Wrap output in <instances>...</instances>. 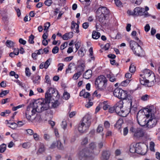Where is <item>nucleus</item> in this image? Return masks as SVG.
Segmentation results:
<instances>
[{
	"label": "nucleus",
	"mask_w": 160,
	"mask_h": 160,
	"mask_svg": "<svg viewBox=\"0 0 160 160\" xmlns=\"http://www.w3.org/2000/svg\"><path fill=\"white\" fill-rule=\"evenodd\" d=\"M58 92L52 88H50L45 93L44 99H38L35 100L32 105H30L27 108L25 114L26 118L29 122H32L34 120L40 122L42 118L40 113L34 116L37 112H41L46 110L49 108L50 101L52 98L57 97Z\"/></svg>",
	"instance_id": "1"
},
{
	"label": "nucleus",
	"mask_w": 160,
	"mask_h": 160,
	"mask_svg": "<svg viewBox=\"0 0 160 160\" xmlns=\"http://www.w3.org/2000/svg\"><path fill=\"white\" fill-rule=\"evenodd\" d=\"M139 79L141 84L148 87L153 86L156 82L154 74L148 69L142 71L140 74Z\"/></svg>",
	"instance_id": "2"
},
{
	"label": "nucleus",
	"mask_w": 160,
	"mask_h": 160,
	"mask_svg": "<svg viewBox=\"0 0 160 160\" xmlns=\"http://www.w3.org/2000/svg\"><path fill=\"white\" fill-rule=\"evenodd\" d=\"M96 145L93 142L89 145V148L83 149L78 154L79 158L80 160H90V157L94 153L96 149Z\"/></svg>",
	"instance_id": "3"
},
{
	"label": "nucleus",
	"mask_w": 160,
	"mask_h": 160,
	"mask_svg": "<svg viewBox=\"0 0 160 160\" xmlns=\"http://www.w3.org/2000/svg\"><path fill=\"white\" fill-rule=\"evenodd\" d=\"M151 109L147 108L144 111H139L138 112L137 118L138 124L142 126H145L146 117L149 118L150 116Z\"/></svg>",
	"instance_id": "4"
},
{
	"label": "nucleus",
	"mask_w": 160,
	"mask_h": 160,
	"mask_svg": "<svg viewBox=\"0 0 160 160\" xmlns=\"http://www.w3.org/2000/svg\"><path fill=\"white\" fill-rule=\"evenodd\" d=\"M129 131L130 132L132 133L134 136L137 138H142L146 140L149 139V135L141 128H135L133 127H131Z\"/></svg>",
	"instance_id": "5"
},
{
	"label": "nucleus",
	"mask_w": 160,
	"mask_h": 160,
	"mask_svg": "<svg viewBox=\"0 0 160 160\" xmlns=\"http://www.w3.org/2000/svg\"><path fill=\"white\" fill-rule=\"evenodd\" d=\"M90 119V117L88 115H86L83 117L78 128L80 132L84 133L88 129L91 124Z\"/></svg>",
	"instance_id": "6"
},
{
	"label": "nucleus",
	"mask_w": 160,
	"mask_h": 160,
	"mask_svg": "<svg viewBox=\"0 0 160 160\" xmlns=\"http://www.w3.org/2000/svg\"><path fill=\"white\" fill-rule=\"evenodd\" d=\"M107 80L103 75H100L96 78L95 81V86L100 91L105 89L107 85Z\"/></svg>",
	"instance_id": "7"
},
{
	"label": "nucleus",
	"mask_w": 160,
	"mask_h": 160,
	"mask_svg": "<svg viewBox=\"0 0 160 160\" xmlns=\"http://www.w3.org/2000/svg\"><path fill=\"white\" fill-rule=\"evenodd\" d=\"M141 143H133L130 146L129 151L132 153H137L140 154H142V148Z\"/></svg>",
	"instance_id": "8"
},
{
	"label": "nucleus",
	"mask_w": 160,
	"mask_h": 160,
	"mask_svg": "<svg viewBox=\"0 0 160 160\" xmlns=\"http://www.w3.org/2000/svg\"><path fill=\"white\" fill-rule=\"evenodd\" d=\"M120 94V97L119 98L123 100H126L128 102L130 103L131 106V110L132 109V97L131 95L128 94V92L126 91H124L123 90H122Z\"/></svg>",
	"instance_id": "9"
},
{
	"label": "nucleus",
	"mask_w": 160,
	"mask_h": 160,
	"mask_svg": "<svg viewBox=\"0 0 160 160\" xmlns=\"http://www.w3.org/2000/svg\"><path fill=\"white\" fill-rule=\"evenodd\" d=\"M150 118L148 121L146 122V127L148 128H152L155 126L157 122V119L155 118L154 114L151 113V111L150 112Z\"/></svg>",
	"instance_id": "10"
},
{
	"label": "nucleus",
	"mask_w": 160,
	"mask_h": 160,
	"mask_svg": "<svg viewBox=\"0 0 160 160\" xmlns=\"http://www.w3.org/2000/svg\"><path fill=\"white\" fill-rule=\"evenodd\" d=\"M134 14L135 15L142 16H144L145 18L150 16L147 12L145 11L144 8L138 7L135 8L134 9Z\"/></svg>",
	"instance_id": "11"
},
{
	"label": "nucleus",
	"mask_w": 160,
	"mask_h": 160,
	"mask_svg": "<svg viewBox=\"0 0 160 160\" xmlns=\"http://www.w3.org/2000/svg\"><path fill=\"white\" fill-rule=\"evenodd\" d=\"M97 13H100L101 12V14L105 15L108 17V16L109 13V11L108 9L105 7H100L98 9L97 11Z\"/></svg>",
	"instance_id": "12"
},
{
	"label": "nucleus",
	"mask_w": 160,
	"mask_h": 160,
	"mask_svg": "<svg viewBox=\"0 0 160 160\" xmlns=\"http://www.w3.org/2000/svg\"><path fill=\"white\" fill-rule=\"evenodd\" d=\"M81 67V70L75 73L73 75L72 78L74 80L78 79L82 74V72L83 71L85 67L83 64H82L81 65L79 66V67Z\"/></svg>",
	"instance_id": "13"
},
{
	"label": "nucleus",
	"mask_w": 160,
	"mask_h": 160,
	"mask_svg": "<svg viewBox=\"0 0 160 160\" xmlns=\"http://www.w3.org/2000/svg\"><path fill=\"white\" fill-rule=\"evenodd\" d=\"M123 107V104L122 101H120L116 103L114 107L115 108V112L117 114L121 111Z\"/></svg>",
	"instance_id": "14"
},
{
	"label": "nucleus",
	"mask_w": 160,
	"mask_h": 160,
	"mask_svg": "<svg viewBox=\"0 0 160 160\" xmlns=\"http://www.w3.org/2000/svg\"><path fill=\"white\" fill-rule=\"evenodd\" d=\"M110 155L109 152L108 151H104L102 153L101 159L102 160H108Z\"/></svg>",
	"instance_id": "15"
},
{
	"label": "nucleus",
	"mask_w": 160,
	"mask_h": 160,
	"mask_svg": "<svg viewBox=\"0 0 160 160\" xmlns=\"http://www.w3.org/2000/svg\"><path fill=\"white\" fill-rule=\"evenodd\" d=\"M130 46L132 50H134L136 47H140L141 49V47L135 41L133 40H131L130 42Z\"/></svg>",
	"instance_id": "16"
},
{
	"label": "nucleus",
	"mask_w": 160,
	"mask_h": 160,
	"mask_svg": "<svg viewBox=\"0 0 160 160\" xmlns=\"http://www.w3.org/2000/svg\"><path fill=\"white\" fill-rule=\"evenodd\" d=\"M92 71L90 69L87 70L83 74V77L86 79H89L92 76Z\"/></svg>",
	"instance_id": "17"
},
{
	"label": "nucleus",
	"mask_w": 160,
	"mask_h": 160,
	"mask_svg": "<svg viewBox=\"0 0 160 160\" xmlns=\"http://www.w3.org/2000/svg\"><path fill=\"white\" fill-rule=\"evenodd\" d=\"M133 52L136 56L139 57H143L145 56L144 51H133Z\"/></svg>",
	"instance_id": "18"
},
{
	"label": "nucleus",
	"mask_w": 160,
	"mask_h": 160,
	"mask_svg": "<svg viewBox=\"0 0 160 160\" xmlns=\"http://www.w3.org/2000/svg\"><path fill=\"white\" fill-rule=\"evenodd\" d=\"M73 33L72 32L66 33L63 35L62 38L64 40H67L72 37L73 36Z\"/></svg>",
	"instance_id": "19"
},
{
	"label": "nucleus",
	"mask_w": 160,
	"mask_h": 160,
	"mask_svg": "<svg viewBox=\"0 0 160 160\" xmlns=\"http://www.w3.org/2000/svg\"><path fill=\"white\" fill-rule=\"evenodd\" d=\"M122 90V89L120 88H116L113 91L114 95L119 98V97H120V94Z\"/></svg>",
	"instance_id": "20"
},
{
	"label": "nucleus",
	"mask_w": 160,
	"mask_h": 160,
	"mask_svg": "<svg viewBox=\"0 0 160 160\" xmlns=\"http://www.w3.org/2000/svg\"><path fill=\"white\" fill-rule=\"evenodd\" d=\"M43 53L42 51H35V52L33 53L32 55V58L36 60L37 59L38 55H40Z\"/></svg>",
	"instance_id": "21"
},
{
	"label": "nucleus",
	"mask_w": 160,
	"mask_h": 160,
	"mask_svg": "<svg viewBox=\"0 0 160 160\" xmlns=\"http://www.w3.org/2000/svg\"><path fill=\"white\" fill-rule=\"evenodd\" d=\"M123 123V120L122 119H119L117 121L114 126L118 129H119L121 128V126Z\"/></svg>",
	"instance_id": "22"
},
{
	"label": "nucleus",
	"mask_w": 160,
	"mask_h": 160,
	"mask_svg": "<svg viewBox=\"0 0 160 160\" xmlns=\"http://www.w3.org/2000/svg\"><path fill=\"white\" fill-rule=\"evenodd\" d=\"M101 34L99 32H97L95 31H93L92 32V37L94 39H97L100 36Z\"/></svg>",
	"instance_id": "23"
},
{
	"label": "nucleus",
	"mask_w": 160,
	"mask_h": 160,
	"mask_svg": "<svg viewBox=\"0 0 160 160\" xmlns=\"http://www.w3.org/2000/svg\"><path fill=\"white\" fill-rule=\"evenodd\" d=\"M107 77L109 78V81L111 82H114L116 81V78L115 76L112 73L107 75Z\"/></svg>",
	"instance_id": "24"
},
{
	"label": "nucleus",
	"mask_w": 160,
	"mask_h": 160,
	"mask_svg": "<svg viewBox=\"0 0 160 160\" xmlns=\"http://www.w3.org/2000/svg\"><path fill=\"white\" fill-rule=\"evenodd\" d=\"M129 113L128 111L127 110H121V111L118 113V114L120 116L122 117H126L128 114Z\"/></svg>",
	"instance_id": "25"
},
{
	"label": "nucleus",
	"mask_w": 160,
	"mask_h": 160,
	"mask_svg": "<svg viewBox=\"0 0 160 160\" xmlns=\"http://www.w3.org/2000/svg\"><path fill=\"white\" fill-rule=\"evenodd\" d=\"M129 113L128 111L127 110H121V111L118 113V114L120 116L122 117H126L128 114Z\"/></svg>",
	"instance_id": "26"
},
{
	"label": "nucleus",
	"mask_w": 160,
	"mask_h": 160,
	"mask_svg": "<svg viewBox=\"0 0 160 160\" xmlns=\"http://www.w3.org/2000/svg\"><path fill=\"white\" fill-rule=\"evenodd\" d=\"M107 17L101 14L99 16H98V19L99 21L101 23H103L106 19Z\"/></svg>",
	"instance_id": "27"
},
{
	"label": "nucleus",
	"mask_w": 160,
	"mask_h": 160,
	"mask_svg": "<svg viewBox=\"0 0 160 160\" xmlns=\"http://www.w3.org/2000/svg\"><path fill=\"white\" fill-rule=\"evenodd\" d=\"M41 77L39 76H35L32 78L33 82L34 83L39 84L40 83Z\"/></svg>",
	"instance_id": "28"
},
{
	"label": "nucleus",
	"mask_w": 160,
	"mask_h": 160,
	"mask_svg": "<svg viewBox=\"0 0 160 160\" xmlns=\"http://www.w3.org/2000/svg\"><path fill=\"white\" fill-rule=\"evenodd\" d=\"M15 43V42L11 40H7L5 43V44L8 47L11 48L14 47Z\"/></svg>",
	"instance_id": "29"
},
{
	"label": "nucleus",
	"mask_w": 160,
	"mask_h": 160,
	"mask_svg": "<svg viewBox=\"0 0 160 160\" xmlns=\"http://www.w3.org/2000/svg\"><path fill=\"white\" fill-rule=\"evenodd\" d=\"M24 132L26 135L29 136L32 135L34 133L33 130L30 129L25 130Z\"/></svg>",
	"instance_id": "30"
},
{
	"label": "nucleus",
	"mask_w": 160,
	"mask_h": 160,
	"mask_svg": "<svg viewBox=\"0 0 160 160\" xmlns=\"http://www.w3.org/2000/svg\"><path fill=\"white\" fill-rule=\"evenodd\" d=\"M137 32L135 31H133L131 33V35L133 37V38L136 41H138L139 42L141 41L139 39V38L137 36Z\"/></svg>",
	"instance_id": "31"
},
{
	"label": "nucleus",
	"mask_w": 160,
	"mask_h": 160,
	"mask_svg": "<svg viewBox=\"0 0 160 160\" xmlns=\"http://www.w3.org/2000/svg\"><path fill=\"white\" fill-rule=\"evenodd\" d=\"M57 147L60 150H62L64 149V147L61 141L58 140L56 141Z\"/></svg>",
	"instance_id": "32"
},
{
	"label": "nucleus",
	"mask_w": 160,
	"mask_h": 160,
	"mask_svg": "<svg viewBox=\"0 0 160 160\" xmlns=\"http://www.w3.org/2000/svg\"><path fill=\"white\" fill-rule=\"evenodd\" d=\"M6 145L4 143L2 144L0 146V152L3 153L5 152L6 148Z\"/></svg>",
	"instance_id": "33"
},
{
	"label": "nucleus",
	"mask_w": 160,
	"mask_h": 160,
	"mask_svg": "<svg viewBox=\"0 0 160 160\" xmlns=\"http://www.w3.org/2000/svg\"><path fill=\"white\" fill-rule=\"evenodd\" d=\"M45 150V148L44 145L42 143H40V147L38 151L39 152L42 153Z\"/></svg>",
	"instance_id": "34"
},
{
	"label": "nucleus",
	"mask_w": 160,
	"mask_h": 160,
	"mask_svg": "<svg viewBox=\"0 0 160 160\" xmlns=\"http://www.w3.org/2000/svg\"><path fill=\"white\" fill-rule=\"evenodd\" d=\"M129 70L131 73H133L136 71V67L133 64H131L129 68Z\"/></svg>",
	"instance_id": "35"
},
{
	"label": "nucleus",
	"mask_w": 160,
	"mask_h": 160,
	"mask_svg": "<svg viewBox=\"0 0 160 160\" xmlns=\"http://www.w3.org/2000/svg\"><path fill=\"white\" fill-rule=\"evenodd\" d=\"M70 97V94L67 92H64L63 93V99L68 100Z\"/></svg>",
	"instance_id": "36"
},
{
	"label": "nucleus",
	"mask_w": 160,
	"mask_h": 160,
	"mask_svg": "<svg viewBox=\"0 0 160 160\" xmlns=\"http://www.w3.org/2000/svg\"><path fill=\"white\" fill-rule=\"evenodd\" d=\"M10 125L9 127L13 129H15L17 128L18 124L15 122L9 123Z\"/></svg>",
	"instance_id": "37"
},
{
	"label": "nucleus",
	"mask_w": 160,
	"mask_h": 160,
	"mask_svg": "<svg viewBox=\"0 0 160 160\" xmlns=\"http://www.w3.org/2000/svg\"><path fill=\"white\" fill-rule=\"evenodd\" d=\"M51 60L50 58L48 59L44 63L45 69H47L50 64Z\"/></svg>",
	"instance_id": "38"
},
{
	"label": "nucleus",
	"mask_w": 160,
	"mask_h": 160,
	"mask_svg": "<svg viewBox=\"0 0 160 160\" xmlns=\"http://www.w3.org/2000/svg\"><path fill=\"white\" fill-rule=\"evenodd\" d=\"M130 80L129 79H127L121 83V85L122 86H126L130 82Z\"/></svg>",
	"instance_id": "39"
},
{
	"label": "nucleus",
	"mask_w": 160,
	"mask_h": 160,
	"mask_svg": "<svg viewBox=\"0 0 160 160\" xmlns=\"http://www.w3.org/2000/svg\"><path fill=\"white\" fill-rule=\"evenodd\" d=\"M102 108L104 110H107L109 108V105L108 104L107 102L104 101L102 103Z\"/></svg>",
	"instance_id": "40"
},
{
	"label": "nucleus",
	"mask_w": 160,
	"mask_h": 160,
	"mask_svg": "<svg viewBox=\"0 0 160 160\" xmlns=\"http://www.w3.org/2000/svg\"><path fill=\"white\" fill-rule=\"evenodd\" d=\"M116 5L118 7L122 6V3L120 0H114Z\"/></svg>",
	"instance_id": "41"
},
{
	"label": "nucleus",
	"mask_w": 160,
	"mask_h": 160,
	"mask_svg": "<svg viewBox=\"0 0 160 160\" xmlns=\"http://www.w3.org/2000/svg\"><path fill=\"white\" fill-rule=\"evenodd\" d=\"M155 144L153 142H151L150 143L149 148L150 150L154 152Z\"/></svg>",
	"instance_id": "42"
},
{
	"label": "nucleus",
	"mask_w": 160,
	"mask_h": 160,
	"mask_svg": "<svg viewBox=\"0 0 160 160\" xmlns=\"http://www.w3.org/2000/svg\"><path fill=\"white\" fill-rule=\"evenodd\" d=\"M19 51H14L13 52H11L9 54V56L12 58L15 55H17L19 54Z\"/></svg>",
	"instance_id": "43"
},
{
	"label": "nucleus",
	"mask_w": 160,
	"mask_h": 160,
	"mask_svg": "<svg viewBox=\"0 0 160 160\" xmlns=\"http://www.w3.org/2000/svg\"><path fill=\"white\" fill-rule=\"evenodd\" d=\"M31 145L30 143L28 142H24L22 144V146L23 148H29Z\"/></svg>",
	"instance_id": "44"
},
{
	"label": "nucleus",
	"mask_w": 160,
	"mask_h": 160,
	"mask_svg": "<svg viewBox=\"0 0 160 160\" xmlns=\"http://www.w3.org/2000/svg\"><path fill=\"white\" fill-rule=\"evenodd\" d=\"M9 92V91L8 90H4L2 92L0 93V97H3V96L6 95Z\"/></svg>",
	"instance_id": "45"
},
{
	"label": "nucleus",
	"mask_w": 160,
	"mask_h": 160,
	"mask_svg": "<svg viewBox=\"0 0 160 160\" xmlns=\"http://www.w3.org/2000/svg\"><path fill=\"white\" fill-rule=\"evenodd\" d=\"M149 96L147 94H145L143 95L141 97V99L143 101H146L149 99Z\"/></svg>",
	"instance_id": "46"
},
{
	"label": "nucleus",
	"mask_w": 160,
	"mask_h": 160,
	"mask_svg": "<svg viewBox=\"0 0 160 160\" xmlns=\"http://www.w3.org/2000/svg\"><path fill=\"white\" fill-rule=\"evenodd\" d=\"M50 26V23L49 22H47L45 23L44 25V31H47Z\"/></svg>",
	"instance_id": "47"
},
{
	"label": "nucleus",
	"mask_w": 160,
	"mask_h": 160,
	"mask_svg": "<svg viewBox=\"0 0 160 160\" xmlns=\"http://www.w3.org/2000/svg\"><path fill=\"white\" fill-rule=\"evenodd\" d=\"M33 135V137L34 139L36 141H38L39 140L40 136L37 133H34L32 134Z\"/></svg>",
	"instance_id": "48"
},
{
	"label": "nucleus",
	"mask_w": 160,
	"mask_h": 160,
	"mask_svg": "<svg viewBox=\"0 0 160 160\" xmlns=\"http://www.w3.org/2000/svg\"><path fill=\"white\" fill-rule=\"evenodd\" d=\"M89 56L91 59L90 60H94L95 59V58L93 55V51H89Z\"/></svg>",
	"instance_id": "49"
},
{
	"label": "nucleus",
	"mask_w": 160,
	"mask_h": 160,
	"mask_svg": "<svg viewBox=\"0 0 160 160\" xmlns=\"http://www.w3.org/2000/svg\"><path fill=\"white\" fill-rule=\"evenodd\" d=\"M34 36L32 34H31L29 37L28 39V42L29 43L32 44L34 43V42L33 39L34 38Z\"/></svg>",
	"instance_id": "50"
},
{
	"label": "nucleus",
	"mask_w": 160,
	"mask_h": 160,
	"mask_svg": "<svg viewBox=\"0 0 160 160\" xmlns=\"http://www.w3.org/2000/svg\"><path fill=\"white\" fill-rule=\"evenodd\" d=\"M103 130V128L101 125H98L97 129V132L100 133L102 132Z\"/></svg>",
	"instance_id": "51"
},
{
	"label": "nucleus",
	"mask_w": 160,
	"mask_h": 160,
	"mask_svg": "<svg viewBox=\"0 0 160 160\" xmlns=\"http://www.w3.org/2000/svg\"><path fill=\"white\" fill-rule=\"evenodd\" d=\"M59 105V103L58 101H55L54 102L52 103V108H57Z\"/></svg>",
	"instance_id": "52"
},
{
	"label": "nucleus",
	"mask_w": 160,
	"mask_h": 160,
	"mask_svg": "<svg viewBox=\"0 0 160 160\" xmlns=\"http://www.w3.org/2000/svg\"><path fill=\"white\" fill-rule=\"evenodd\" d=\"M43 138L46 140L49 141L51 138V136L48 134L45 133L43 135Z\"/></svg>",
	"instance_id": "53"
},
{
	"label": "nucleus",
	"mask_w": 160,
	"mask_h": 160,
	"mask_svg": "<svg viewBox=\"0 0 160 160\" xmlns=\"http://www.w3.org/2000/svg\"><path fill=\"white\" fill-rule=\"evenodd\" d=\"M52 3V0H46L44 2V3L46 5L48 6H50Z\"/></svg>",
	"instance_id": "54"
},
{
	"label": "nucleus",
	"mask_w": 160,
	"mask_h": 160,
	"mask_svg": "<svg viewBox=\"0 0 160 160\" xmlns=\"http://www.w3.org/2000/svg\"><path fill=\"white\" fill-rule=\"evenodd\" d=\"M85 53V51H78V56L80 57L84 56Z\"/></svg>",
	"instance_id": "55"
},
{
	"label": "nucleus",
	"mask_w": 160,
	"mask_h": 160,
	"mask_svg": "<svg viewBox=\"0 0 160 160\" xmlns=\"http://www.w3.org/2000/svg\"><path fill=\"white\" fill-rule=\"evenodd\" d=\"M24 106L23 104L20 105L16 107H14L12 108V110L13 111H15L18 109L21 108Z\"/></svg>",
	"instance_id": "56"
},
{
	"label": "nucleus",
	"mask_w": 160,
	"mask_h": 160,
	"mask_svg": "<svg viewBox=\"0 0 160 160\" xmlns=\"http://www.w3.org/2000/svg\"><path fill=\"white\" fill-rule=\"evenodd\" d=\"M88 142V139L87 138H85L82 139L81 142V144L84 145L87 144Z\"/></svg>",
	"instance_id": "57"
},
{
	"label": "nucleus",
	"mask_w": 160,
	"mask_h": 160,
	"mask_svg": "<svg viewBox=\"0 0 160 160\" xmlns=\"http://www.w3.org/2000/svg\"><path fill=\"white\" fill-rule=\"evenodd\" d=\"M89 25V23L88 22H86L83 23L82 25V28L85 29H86L88 28Z\"/></svg>",
	"instance_id": "58"
},
{
	"label": "nucleus",
	"mask_w": 160,
	"mask_h": 160,
	"mask_svg": "<svg viewBox=\"0 0 160 160\" xmlns=\"http://www.w3.org/2000/svg\"><path fill=\"white\" fill-rule=\"evenodd\" d=\"M25 74L28 77H30L31 75V73L28 68H26L25 69Z\"/></svg>",
	"instance_id": "59"
},
{
	"label": "nucleus",
	"mask_w": 160,
	"mask_h": 160,
	"mask_svg": "<svg viewBox=\"0 0 160 160\" xmlns=\"http://www.w3.org/2000/svg\"><path fill=\"white\" fill-rule=\"evenodd\" d=\"M61 126L62 128L64 130L66 128L67 126V123L65 121H62Z\"/></svg>",
	"instance_id": "60"
},
{
	"label": "nucleus",
	"mask_w": 160,
	"mask_h": 160,
	"mask_svg": "<svg viewBox=\"0 0 160 160\" xmlns=\"http://www.w3.org/2000/svg\"><path fill=\"white\" fill-rule=\"evenodd\" d=\"M110 123L108 121H106L104 122V126L106 129H108L110 127Z\"/></svg>",
	"instance_id": "61"
},
{
	"label": "nucleus",
	"mask_w": 160,
	"mask_h": 160,
	"mask_svg": "<svg viewBox=\"0 0 160 160\" xmlns=\"http://www.w3.org/2000/svg\"><path fill=\"white\" fill-rule=\"evenodd\" d=\"M93 104L92 102H90L89 101L87 102V103L85 105V107L87 108H89L92 106Z\"/></svg>",
	"instance_id": "62"
},
{
	"label": "nucleus",
	"mask_w": 160,
	"mask_h": 160,
	"mask_svg": "<svg viewBox=\"0 0 160 160\" xmlns=\"http://www.w3.org/2000/svg\"><path fill=\"white\" fill-rule=\"evenodd\" d=\"M58 71H62V70L63 68V66H64V65L63 63H59L58 65Z\"/></svg>",
	"instance_id": "63"
},
{
	"label": "nucleus",
	"mask_w": 160,
	"mask_h": 160,
	"mask_svg": "<svg viewBox=\"0 0 160 160\" xmlns=\"http://www.w3.org/2000/svg\"><path fill=\"white\" fill-rule=\"evenodd\" d=\"M68 45V43L67 42H65L62 44L60 47V49L61 50H63L66 47H67Z\"/></svg>",
	"instance_id": "64"
}]
</instances>
